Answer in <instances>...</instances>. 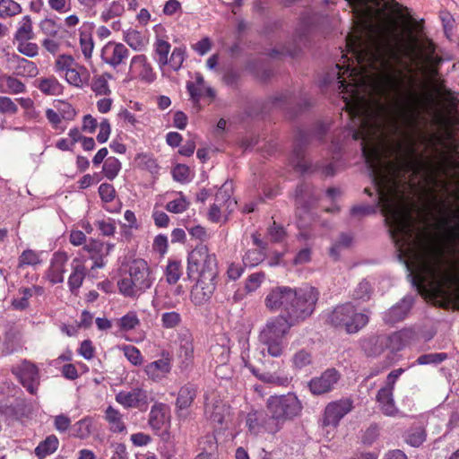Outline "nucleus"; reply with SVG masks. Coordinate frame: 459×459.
<instances>
[{
	"label": "nucleus",
	"instance_id": "41",
	"mask_svg": "<svg viewBox=\"0 0 459 459\" xmlns=\"http://www.w3.org/2000/svg\"><path fill=\"white\" fill-rule=\"evenodd\" d=\"M102 169L106 178L113 180L121 169V163L117 158L109 157L105 161Z\"/></svg>",
	"mask_w": 459,
	"mask_h": 459
},
{
	"label": "nucleus",
	"instance_id": "32",
	"mask_svg": "<svg viewBox=\"0 0 459 459\" xmlns=\"http://www.w3.org/2000/svg\"><path fill=\"white\" fill-rule=\"evenodd\" d=\"M38 88L47 95H58L62 92V86L55 77L41 79Z\"/></svg>",
	"mask_w": 459,
	"mask_h": 459
},
{
	"label": "nucleus",
	"instance_id": "54",
	"mask_svg": "<svg viewBox=\"0 0 459 459\" xmlns=\"http://www.w3.org/2000/svg\"><path fill=\"white\" fill-rule=\"evenodd\" d=\"M162 326L165 328H174L181 322V316L175 311L163 313L161 316Z\"/></svg>",
	"mask_w": 459,
	"mask_h": 459
},
{
	"label": "nucleus",
	"instance_id": "49",
	"mask_svg": "<svg viewBox=\"0 0 459 459\" xmlns=\"http://www.w3.org/2000/svg\"><path fill=\"white\" fill-rule=\"evenodd\" d=\"M371 287L368 281H360L352 292V298L354 299L366 301L370 299Z\"/></svg>",
	"mask_w": 459,
	"mask_h": 459
},
{
	"label": "nucleus",
	"instance_id": "15",
	"mask_svg": "<svg viewBox=\"0 0 459 459\" xmlns=\"http://www.w3.org/2000/svg\"><path fill=\"white\" fill-rule=\"evenodd\" d=\"M17 375L22 386L25 387L30 394H35L39 385L38 368L34 364L25 360L19 367Z\"/></svg>",
	"mask_w": 459,
	"mask_h": 459
},
{
	"label": "nucleus",
	"instance_id": "58",
	"mask_svg": "<svg viewBox=\"0 0 459 459\" xmlns=\"http://www.w3.org/2000/svg\"><path fill=\"white\" fill-rule=\"evenodd\" d=\"M91 89L97 95H108L110 93L108 82L104 76L95 78L92 82Z\"/></svg>",
	"mask_w": 459,
	"mask_h": 459
},
{
	"label": "nucleus",
	"instance_id": "45",
	"mask_svg": "<svg viewBox=\"0 0 459 459\" xmlns=\"http://www.w3.org/2000/svg\"><path fill=\"white\" fill-rule=\"evenodd\" d=\"M447 359V354L445 352L440 353H427L422 354L416 359V363L419 365H438Z\"/></svg>",
	"mask_w": 459,
	"mask_h": 459
},
{
	"label": "nucleus",
	"instance_id": "53",
	"mask_svg": "<svg viewBox=\"0 0 459 459\" xmlns=\"http://www.w3.org/2000/svg\"><path fill=\"white\" fill-rule=\"evenodd\" d=\"M185 60V50L181 48H175L169 59V65L175 71H178Z\"/></svg>",
	"mask_w": 459,
	"mask_h": 459
},
{
	"label": "nucleus",
	"instance_id": "46",
	"mask_svg": "<svg viewBox=\"0 0 459 459\" xmlns=\"http://www.w3.org/2000/svg\"><path fill=\"white\" fill-rule=\"evenodd\" d=\"M265 258V251L252 249L246 252L243 256V263L248 266H255L262 263Z\"/></svg>",
	"mask_w": 459,
	"mask_h": 459
},
{
	"label": "nucleus",
	"instance_id": "17",
	"mask_svg": "<svg viewBox=\"0 0 459 459\" xmlns=\"http://www.w3.org/2000/svg\"><path fill=\"white\" fill-rule=\"evenodd\" d=\"M129 276L135 281L138 290L149 289L152 281L149 278V267L143 259H134L129 264Z\"/></svg>",
	"mask_w": 459,
	"mask_h": 459
},
{
	"label": "nucleus",
	"instance_id": "52",
	"mask_svg": "<svg viewBox=\"0 0 459 459\" xmlns=\"http://www.w3.org/2000/svg\"><path fill=\"white\" fill-rule=\"evenodd\" d=\"M264 279L265 273L263 272L250 274L245 285L247 292H253L256 290L260 287L261 283L264 281Z\"/></svg>",
	"mask_w": 459,
	"mask_h": 459
},
{
	"label": "nucleus",
	"instance_id": "19",
	"mask_svg": "<svg viewBox=\"0 0 459 459\" xmlns=\"http://www.w3.org/2000/svg\"><path fill=\"white\" fill-rule=\"evenodd\" d=\"M129 55V50L122 43L108 42L102 49L101 57L113 67L120 65Z\"/></svg>",
	"mask_w": 459,
	"mask_h": 459
},
{
	"label": "nucleus",
	"instance_id": "35",
	"mask_svg": "<svg viewBox=\"0 0 459 459\" xmlns=\"http://www.w3.org/2000/svg\"><path fill=\"white\" fill-rule=\"evenodd\" d=\"M92 420L86 417L77 421L73 427V436L84 439L88 437L91 433Z\"/></svg>",
	"mask_w": 459,
	"mask_h": 459
},
{
	"label": "nucleus",
	"instance_id": "11",
	"mask_svg": "<svg viewBox=\"0 0 459 459\" xmlns=\"http://www.w3.org/2000/svg\"><path fill=\"white\" fill-rule=\"evenodd\" d=\"M432 167V161L425 158L423 154H419L415 148L414 142H411L408 156L403 158L399 165V170L406 173L412 172L415 175L420 172H428Z\"/></svg>",
	"mask_w": 459,
	"mask_h": 459
},
{
	"label": "nucleus",
	"instance_id": "47",
	"mask_svg": "<svg viewBox=\"0 0 459 459\" xmlns=\"http://www.w3.org/2000/svg\"><path fill=\"white\" fill-rule=\"evenodd\" d=\"M139 325L140 320L134 312L127 313L118 321L120 330L126 332L134 329Z\"/></svg>",
	"mask_w": 459,
	"mask_h": 459
},
{
	"label": "nucleus",
	"instance_id": "34",
	"mask_svg": "<svg viewBox=\"0 0 459 459\" xmlns=\"http://www.w3.org/2000/svg\"><path fill=\"white\" fill-rule=\"evenodd\" d=\"M33 37L31 19L26 15L23 17L22 24L17 30L14 39L17 41H27L32 39Z\"/></svg>",
	"mask_w": 459,
	"mask_h": 459
},
{
	"label": "nucleus",
	"instance_id": "16",
	"mask_svg": "<svg viewBox=\"0 0 459 459\" xmlns=\"http://www.w3.org/2000/svg\"><path fill=\"white\" fill-rule=\"evenodd\" d=\"M292 102V94L286 91L270 97L267 100H261L255 102V108L261 115L270 113L273 109H285Z\"/></svg>",
	"mask_w": 459,
	"mask_h": 459
},
{
	"label": "nucleus",
	"instance_id": "62",
	"mask_svg": "<svg viewBox=\"0 0 459 459\" xmlns=\"http://www.w3.org/2000/svg\"><path fill=\"white\" fill-rule=\"evenodd\" d=\"M39 47L36 43L19 41L18 51L22 55L34 57L38 55Z\"/></svg>",
	"mask_w": 459,
	"mask_h": 459
},
{
	"label": "nucleus",
	"instance_id": "60",
	"mask_svg": "<svg viewBox=\"0 0 459 459\" xmlns=\"http://www.w3.org/2000/svg\"><path fill=\"white\" fill-rule=\"evenodd\" d=\"M4 79L10 92L18 94L25 91V85L20 80L10 75H4Z\"/></svg>",
	"mask_w": 459,
	"mask_h": 459
},
{
	"label": "nucleus",
	"instance_id": "33",
	"mask_svg": "<svg viewBox=\"0 0 459 459\" xmlns=\"http://www.w3.org/2000/svg\"><path fill=\"white\" fill-rule=\"evenodd\" d=\"M406 331L395 332L385 338L387 346L393 352L400 351L405 346Z\"/></svg>",
	"mask_w": 459,
	"mask_h": 459
},
{
	"label": "nucleus",
	"instance_id": "44",
	"mask_svg": "<svg viewBox=\"0 0 459 459\" xmlns=\"http://www.w3.org/2000/svg\"><path fill=\"white\" fill-rule=\"evenodd\" d=\"M135 284V281L130 277L123 278L117 283L119 291L127 297H134L139 291H143V290H138Z\"/></svg>",
	"mask_w": 459,
	"mask_h": 459
},
{
	"label": "nucleus",
	"instance_id": "38",
	"mask_svg": "<svg viewBox=\"0 0 459 459\" xmlns=\"http://www.w3.org/2000/svg\"><path fill=\"white\" fill-rule=\"evenodd\" d=\"M22 12L21 5L13 0L0 1V17L6 18L14 16Z\"/></svg>",
	"mask_w": 459,
	"mask_h": 459
},
{
	"label": "nucleus",
	"instance_id": "22",
	"mask_svg": "<svg viewBox=\"0 0 459 459\" xmlns=\"http://www.w3.org/2000/svg\"><path fill=\"white\" fill-rule=\"evenodd\" d=\"M426 49L428 51V55L425 57L424 68L431 77H437L439 74V66L443 62V58L435 55L436 46L429 39H427Z\"/></svg>",
	"mask_w": 459,
	"mask_h": 459
},
{
	"label": "nucleus",
	"instance_id": "3",
	"mask_svg": "<svg viewBox=\"0 0 459 459\" xmlns=\"http://www.w3.org/2000/svg\"><path fill=\"white\" fill-rule=\"evenodd\" d=\"M268 421L264 429L271 433L280 430L286 420H290L299 415L302 405L298 397L288 393L282 395L271 396L267 401Z\"/></svg>",
	"mask_w": 459,
	"mask_h": 459
},
{
	"label": "nucleus",
	"instance_id": "26",
	"mask_svg": "<svg viewBox=\"0 0 459 459\" xmlns=\"http://www.w3.org/2000/svg\"><path fill=\"white\" fill-rule=\"evenodd\" d=\"M67 261V255L65 253H56L53 259L48 277L52 283L63 282V265Z\"/></svg>",
	"mask_w": 459,
	"mask_h": 459
},
{
	"label": "nucleus",
	"instance_id": "57",
	"mask_svg": "<svg viewBox=\"0 0 459 459\" xmlns=\"http://www.w3.org/2000/svg\"><path fill=\"white\" fill-rule=\"evenodd\" d=\"M268 234L273 242H281L286 236V231L281 225L273 221L268 228Z\"/></svg>",
	"mask_w": 459,
	"mask_h": 459
},
{
	"label": "nucleus",
	"instance_id": "61",
	"mask_svg": "<svg viewBox=\"0 0 459 459\" xmlns=\"http://www.w3.org/2000/svg\"><path fill=\"white\" fill-rule=\"evenodd\" d=\"M390 211L392 212V216L390 220L392 221L393 227L397 231H403L406 229V218L405 216L401 213L400 212L390 208Z\"/></svg>",
	"mask_w": 459,
	"mask_h": 459
},
{
	"label": "nucleus",
	"instance_id": "5",
	"mask_svg": "<svg viewBox=\"0 0 459 459\" xmlns=\"http://www.w3.org/2000/svg\"><path fill=\"white\" fill-rule=\"evenodd\" d=\"M294 326L281 315L269 319L259 333V341L266 347L272 357L279 358L283 353V338Z\"/></svg>",
	"mask_w": 459,
	"mask_h": 459
},
{
	"label": "nucleus",
	"instance_id": "30",
	"mask_svg": "<svg viewBox=\"0 0 459 459\" xmlns=\"http://www.w3.org/2000/svg\"><path fill=\"white\" fill-rule=\"evenodd\" d=\"M74 263H76V264H73L74 271L68 279V285L72 293H75L81 287L85 277L84 265L81 264L76 259L74 260Z\"/></svg>",
	"mask_w": 459,
	"mask_h": 459
},
{
	"label": "nucleus",
	"instance_id": "56",
	"mask_svg": "<svg viewBox=\"0 0 459 459\" xmlns=\"http://www.w3.org/2000/svg\"><path fill=\"white\" fill-rule=\"evenodd\" d=\"M124 354L127 358V359L134 366H139L143 362V358L140 351L133 345L125 346Z\"/></svg>",
	"mask_w": 459,
	"mask_h": 459
},
{
	"label": "nucleus",
	"instance_id": "23",
	"mask_svg": "<svg viewBox=\"0 0 459 459\" xmlns=\"http://www.w3.org/2000/svg\"><path fill=\"white\" fill-rule=\"evenodd\" d=\"M316 197L311 193V186L307 183H300L295 189V204L297 208H302L307 212L312 204L316 201Z\"/></svg>",
	"mask_w": 459,
	"mask_h": 459
},
{
	"label": "nucleus",
	"instance_id": "12",
	"mask_svg": "<svg viewBox=\"0 0 459 459\" xmlns=\"http://www.w3.org/2000/svg\"><path fill=\"white\" fill-rule=\"evenodd\" d=\"M353 408L352 401L350 399L339 400L330 403L325 409L322 425L336 428L340 420L348 414Z\"/></svg>",
	"mask_w": 459,
	"mask_h": 459
},
{
	"label": "nucleus",
	"instance_id": "20",
	"mask_svg": "<svg viewBox=\"0 0 459 459\" xmlns=\"http://www.w3.org/2000/svg\"><path fill=\"white\" fill-rule=\"evenodd\" d=\"M385 337L382 335H371L361 341V348L367 357H377L386 348Z\"/></svg>",
	"mask_w": 459,
	"mask_h": 459
},
{
	"label": "nucleus",
	"instance_id": "18",
	"mask_svg": "<svg viewBox=\"0 0 459 459\" xmlns=\"http://www.w3.org/2000/svg\"><path fill=\"white\" fill-rule=\"evenodd\" d=\"M413 303L414 298L412 296H405L385 313V322L388 325H394L404 320L412 307Z\"/></svg>",
	"mask_w": 459,
	"mask_h": 459
},
{
	"label": "nucleus",
	"instance_id": "64",
	"mask_svg": "<svg viewBox=\"0 0 459 459\" xmlns=\"http://www.w3.org/2000/svg\"><path fill=\"white\" fill-rule=\"evenodd\" d=\"M18 111L17 105L9 97H0V112L3 114H15Z\"/></svg>",
	"mask_w": 459,
	"mask_h": 459
},
{
	"label": "nucleus",
	"instance_id": "63",
	"mask_svg": "<svg viewBox=\"0 0 459 459\" xmlns=\"http://www.w3.org/2000/svg\"><path fill=\"white\" fill-rule=\"evenodd\" d=\"M99 194L101 200L105 203H109L115 198V188L108 183H103L99 187Z\"/></svg>",
	"mask_w": 459,
	"mask_h": 459
},
{
	"label": "nucleus",
	"instance_id": "51",
	"mask_svg": "<svg viewBox=\"0 0 459 459\" xmlns=\"http://www.w3.org/2000/svg\"><path fill=\"white\" fill-rule=\"evenodd\" d=\"M189 206V202L186 199L182 193L180 198L169 202L166 204V210L173 213H180L185 212Z\"/></svg>",
	"mask_w": 459,
	"mask_h": 459
},
{
	"label": "nucleus",
	"instance_id": "6",
	"mask_svg": "<svg viewBox=\"0 0 459 459\" xmlns=\"http://www.w3.org/2000/svg\"><path fill=\"white\" fill-rule=\"evenodd\" d=\"M327 322L332 326L351 334L358 333L368 325V316L358 312L351 302H347L334 307L328 315Z\"/></svg>",
	"mask_w": 459,
	"mask_h": 459
},
{
	"label": "nucleus",
	"instance_id": "2",
	"mask_svg": "<svg viewBox=\"0 0 459 459\" xmlns=\"http://www.w3.org/2000/svg\"><path fill=\"white\" fill-rule=\"evenodd\" d=\"M187 278L195 281L190 293L195 306L208 302L213 295L219 274L215 254H211L207 246L197 245L187 256Z\"/></svg>",
	"mask_w": 459,
	"mask_h": 459
},
{
	"label": "nucleus",
	"instance_id": "1",
	"mask_svg": "<svg viewBox=\"0 0 459 459\" xmlns=\"http://www.w3.org/2000/svg\"><path fill=\"white\" fill-rule=\"evenodd\" d=\"M455 260L448 259L441 239L424 228L417 235L414 261L419 272L408 278L419 292L426 290L425 281H430L429 294L439 307L459 310V248H453Z\"/></svg>",
	"mask_w": 459,
	"mask_h": 459
},
{
	"label": "nucleus",
	"instance_id": "40",
	"mask_svg": "<svg viewBox=\"0 0 459 459\" xmlns=\"http://www.w3.org/2000/svg\"><path fill=\"white\" fill-rule=\"evenodd\" d=\"M170 44L163 39H158L155 43V52L159 56L158 63L160 67L168 65L169 63V53L170 51Z\"/></svg>",
	"mask_w": 459,
	"mask_h": 459
},
{
	"label": "nucleus",
	"instance_id": "24",
	"mask_svg": "<svg viewBox=\"0 0 459 459\" xmlns=\"http://www.w3.org/2000/svg\"><path fill=\"white\" fill-rule=\"evenodd\" d=\"M169 406L162 403H155L150 411L148 423L155 430H160L168 419Z\"/></svg>",
	"mask_w": 459,
	"mask_h": 459
},
{
	"label": "nucleus",
	"instance_id": "42",
	"mask_svg": "<svg viewBox=\"0 0 459 459\" xmlns=\"http://www.w3.org/2000/svg\"><path fill=\"white\" fill-rule=\"evenodd\" d=\"M291 361L295 368L302 369L312 363V355L309 351L302 349L293 355Z\"/></svg>",
	"mask_w": 459,
	"mask_h": 459
},
{
	"label": "nucleus",
	"instance_id": "9",
	"mask_svg": "<svg viewBox=\"0 0 459 459\" xmlns=\"http://www.w3.org/2000/svg\"><path fill=\"white\" fill-rule=\"evenodd\" d=\"M271 356L266 351V348L263 349L254 357L255 362H246V367L255 375L257 378L264 383H276L279 381V377L276 376L280 368V363L270 359Z\"/></svg>",
	"mask_w": 459,
	"mask_h": 459
},
{
	"label": "nucleus",
	"instance_id": "21",
	"mask_svg": "<svg viewBox=\"0 0 459 459\" xmlns=\"http://www.w3.org/2000/svg\"><path fill=\"white\" fill-rule=\"evenodd\" d=\"M139 68L138 76L142 81L148 83L152 82L156 79V74L152 70L151 64L147 62V57L144 55H138L132 58L130 69Z\"/></svg>",
	"mask_w": 459,
	"mask_h": 459
},
{
	"label": "nucleus",
	"instance_id": "25",
	"mask_svg": "<svg viewBox=\"0 0 459 459\" xmlns=\"http://www.w3.org/2000/svg\"><path fill=\"white\" fill-rule=\"evenodd\" d=\"M196 396V389L193 385H186L182 386L178 394L176 407L178 411L188 409Z\"/></svg>",
	"mask_w": 459,
	"mask_h": 459
},
{
	"label": "nucleus",
	"instance_id": "37",
	"mask_svg": "<svg viewBox=\"0 0 459 459\" xmlns=\"http://www.w3.org/2000/svg\"><path fill=\"white\" fill-rule=\"evenodd\" d=\"M182 275V266L179 261L171 260L166 267V279L169 284H175Z\"/></svg>",
	"mask_w": 459,
	"mask_h": 459
},
{
	"label": "nucleus",
	"instance_id": "14",
	"mask_svg": "<svg viewBox=\"0 0 459 459\" xmlns=\"http://www.w3.org/2000/svg\"><path fill=\"white\" fill-rule=\"evenodd\" d=\"M116 401L126 408H137L145 411L148 407V393L142 388L121 391L116 395Z\"/></svg>",
	"mask_w": 459,
	"mask_h": 459
},
{
	"label": "nucleus",
	"instance_id": "31",
	"mask_svg": "<svg viewBox=\"0 0 459 459\" xmlns=\"http://www.w3.org/2000/svg\"><path fill=\"white\" fill-rule=\"evenodd\" d=\"M105 419L111 425L110 430L113 432H123L126 429V425L122 420L121 413L114 409L112 406H108L105 411Z\"/></svg>",
	"mask_w": 459,
	"mask_h": 459
},
{
	"label": "nucleus",
	"instance_id": "29",
	"mask_svg": "<svg viewBox=\"0 0 459 459\" xmlns=\"http://www.w3.org/2000/svg\"><path fill=\"white\" fill-rule=\"evenodd\" d=\"M58 444V438L55 435H50L39 444L35 448V454L39 459H43L48 455L56 451Z\"/></svg>",
	"mask_w": 459,
	"mask_h": 459
},
{
	"label": "nucleus",
	"instance_id": "7",
	"mask_svg": "<svg viewBox=\"0 0 459 459\" xmlns=\"http://www.w3.org/2000/svg\"><path fill=\"white\" fill-rule=\"evenodd\" d=\"M328 128L324 123L317 122L311 133L302 129H299L297 131L292 153L290 156V163L297 171L305 173L309 169V163L306 160L305 152L310 138L314 136L319 140H322Z\"/></svg>",
	"mask_w": 459,
	"mask_h": 459
},
{
	"label": "nucleus",
	"instance_id": "10",
	"mask_svg": "<svg viewBox=\"0 0 459 459\" xmlns=\"http://www.w3.org/2000/svg\"><path fill=\"white\" fill-rule=\"evenodd\" d=\"M295 288L289 286H276L272 288L264 298V306L272 313L281 311L283 314L291 298Z\"/></svg>",
	"mask_w": 459,
	"mask_h": 459
},
{
	"label": "nucleus",
	"instance_id": "43",
	"mask_svg": "<svg viewBox=\"0 0 459 459\" xmlns=\"http://www.w3.org/2000/svg\"><path fill=\"white\" fill-rule=\"evenodd\" d=\"M135 161L137 162V166L142 169H147L152 173L157 172L158 170V164L156 160L149 154H137Z\"/></svg>",
	"mask_w": 459,
	"mask_h": 459
},
{
	"label": "nucleus",
	"instance_id": "28",
	"mask_svg": "<svg viewBox=\"0 0 459 459\" xmlns=\"http://www.w3.org/2000/svg\"><path fill=\"white\" fill-rule=\"evenodd\" d=\"M427 437V432L424 427L420 425L411 426L405 434V442L413 447L421 446Z\"/></svg>",
	"mask_w": 459,
	"mask_h": 459
},
{
	"label": "nucleus",
	"instance_id": "55",
	"mask_svg": "<svg viewBox=\"0 0 459 459\" xmlns=\"http://www.w3.org/2000/svg\"><path fill=\"white\" fill-rule=\"evenodd\" d=\"M7 413L16 419L25 416L27 414V404L25 401L23 399L15 400L14 403L7 408Z\"/></svg>",
	"mask_w": 459,
	"mask_h": 459
},
{
	"label": "nucleus",
	"instance_id": "4",
	"mask_svg": "<svg viewBox=\"0 0 459 459\" xmlns=\"http://www.w3.org/2000/svg\"><path fill=\"white\" fill-rule=\"evenodd\" d=\"M291 298L283 314H280L293 325H297L312 316L316 302L319 299V291L316 288L306 285L295 288Z\"/></svg>",
	"mask_w": 459,
	"mask_h": 459
},
{
	"label": "nucleus",
	"instance_id": "13",
	"mask_svg": "<svg viewBox=\"0 0 459 459\" xmlns=\"http://www.w3.org/2000/svg\"><path fill=\"white\" fill-rule=\"evenodd\" d=\"M340 377V373L335 368H328L320 377H313L307 386L313 394L321 395L332 391Z\"/></svg>",
	"mask_w": 459,
	"mask_h": 459
},
{
	"label": "nucleus",
	"instance_id": "36",
	"mask_svg": "<svg viewBox=\"0 0 459 459\" xmlns=\"http://www.w3.org/2000/svg\"><path fill=\"white\" fill-rule=\"evenodd\" d=\"M18 65L16 67L17 74L22 76L34 77L38 74V67L35 63L27 60L24 57L17 56Z\"/></svg>",
	"mask_w": 459,
	"mask_h": 459
},
{
	"label": "nucleus",
	"instance_id": "39",
	"mask_svg": "<svg viewBox=\"0 0 459 459\" xmlns=\"http://www.w3.org/2000/svg\"><path fill=\"white\" fill-rule=\"evenodd\" d=\"M268 420H265L263 412L255 411L247 414L246 422L250 431L257 433L260 427L263 426L264 428V424Z\"/></svg>",
	"mask_w": 459,
	"mask_h": 459
},
{
	"label": "nucleus",
	"instance_id": "8",
	"mask_svg": "<svg viewBox=\"0 0 459 459\" xmlns=\"http://www.w3.org/2000/svg\"><path fill=\"white\" fill-rule=\"evenodd\" d=\"M312 30L311 24L302 21L295 31L293 39L281 48H273L269 56L273 58H280L283 56H289L292 58L299 56L302 48L308 45Z\"/></svg>",
	"mask_w": 459,
	"mask_h": 459
},
{
	"label": "nucleus",
	"instance_id": "48",
	"mask_svg": "<svg viewBox=\"0 0 459 459\" xmlns=\"http://www.w3.org/2000/svg\"><path fill=\"white\" fill-rule=\"evenodd\" d=\"M55 108L65 120H73L76 115L74 108L66 101L57 100L55 104Z\"/></svg>",
	"mask_w": 459,
	"mask_h": 459
},
{
	"label": "nucleus",
	"instance_id": "59",
	"mask_svg": "<svg viewBox=\"0 0 459 459\" xmlns=\"http://www.w3.org/2000/svg\"><path fill=\"white\" fill-rule=\"evenodd\" d=\"M39 27L44 34L52 37L56 36L60 29V26L54 20L48 18L41 21Z\"/></svg>",
	"mask_w": 459,
	"mask_h": 459
},
{
	"label": "nucleus",
	"instance_id": "50",
	"mask_svg": "<svg viewBox=\"0 0 459 459\" xmlns=\"http://www.w3.org/2000/svg\"><path fill=\"white\" fill-rule=\"evenodd\" d=\"M362 156L370 169H375L380 160L377 150L374 147H367L365 144L362 145Z\"/></svg>",
	"mask_w": 459,
	"mask_h": 459
},
{
	"label": "nucleus",
	"instance_id": "27",
	"mask_svg": "<svg viewBox=\"0 0 459 459\" xmlns=\"http://www.w3.org/2000/svg\"><path fill=\"white\" fill-rule=\"evenodd\" d=\"M377 400L382 406V411L385 415L393 416L396 412L394 401L393 398V390L389 388H380L377 394Z\"/></svg>",
	"mask_w": 459,
	"mask_h": 459
}]
</instances>
